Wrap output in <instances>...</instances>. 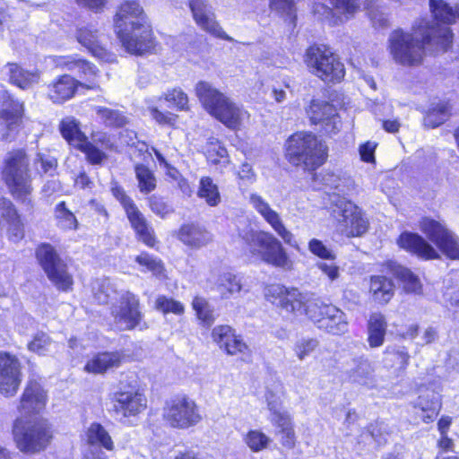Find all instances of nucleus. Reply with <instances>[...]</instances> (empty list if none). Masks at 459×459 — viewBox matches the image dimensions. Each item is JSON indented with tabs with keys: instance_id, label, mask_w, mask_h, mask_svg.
I'll return each mask as SVG.
<instances>
[{
	"instance_id": "f257e3e1",
	"label": "nucleus",
	"mask_w": 459,
	"mask_h": 459,
	"mask_svg": "<svg viewBox=\"0 0 459 459\" xmlns=\"http://www.w3.org/2000/svg\"><path fill=\"white\" fill-rule=\"evenodd\" d=\"M453 32L448 28H434L426 20H418L412 31L394 30L388 38V49L394 61L403 66L418 65L423 60L425 46L434 45L446 51L452 44Z\"/></svg>"
},
{
	"instance_id": "f03ea898",
	"label": "nucleus",
	"mask_w": 459,
	"mask_h": 459,
	"mask_svg": "<svg viewBox=\"0 0 459 459\" xmlns=\"http://www.w3.org/2000/svg\"><path fill=\"white\" fill-rule=\"evenodd\" d=\"M115 32L126 52L143 55L154 48L152 30L137 1L120 4L114 18Z\"/></svg>"
},
{
	"instance_id": "7ed1b4c3",
	"label": "nucleus",
	"mask_w": 459,
	"mask_h": 459,
	"mask_svg": "<svg viewBox=\"0 0 459 459\" xmlns=\"http://www.w3.org/2000/svg\"><path fill=\"white\" fill-rule=\"evenodd\" d=\"M50 59L56 67L66 69L90 82L89 84H83L68 74L59 76L48 85V94L54 103H62L70 100L80 88H94L95 78L99 70L93 64L77 57V56H54Z\"/></svg>"
},
{
	"instance_id": "20e7f679",
	"label": "nucleus",
	"mask_w": 459,
	"mask_h": 459,
	"mask_svg": "<svg viewBox=\"0 0 459 459\" xmlns=\"http://www.w3.org/2000/svg\"><path fill=\"white\" fill-rule=\"evenodd\" d=\"M94 299L99 304H108L116 326L122 331L134 329L142 321L140 302L134 293L123 290L118 292L109 279H104L94 288Z\"/></svg>"
},
{
	"instance_id": "39448f33",
	"label": "nucleus",
	"mask_w": 459,
	"mask_h": 459,
	"mask_svg": "<svg viewBox=\"0 0 459 459\" xmlns=\"http://www.w3.org/2000/svg\"><path fill=\"white\" fill-rule=\"evenodd\" d=\"M265 296L269 301L287 312L306 315L316 325L324 316L322 307L327 305L312 293H301L297 289H288L280 284L267 287Z\"/></svg>"
},
{
	"instance_id": "423d86ee",
	"label": "nucleus",
	"mask_w": 459,
	"mask_h": 459,
	"mask_svg": "<svg viewBox=\"0 0 459 459\" xmlns=\"http://www.w3.org/2000/svg\"><path fill=\"white\" fill-rule=\"evenodd\" d=\"M195 92L204 108L230 129H238L248 117L246 110L207 82H199Z\"/></svg>"
},
{
	"instance_id": "0eeeda50",
	"label": "nucleus",
	"mask_w": 459,
	"mask_h": 459,
	"mask_svg": "<svg viewBox=\"0 0 459 459\" xmlns=\"http://www.w3.org/2000/svg\"><path fill=\"white\" fill-rule=\"evenodd\" d=\"M239 236L253 256L275 267L284 270L291 268L292 262L281 242L271 232L249 229L239 232Z\"/></svg>"
},
{
	"instance_id": "6e6552de",
	"label": "nucleus",
	"mask_w": 459,
	"mask_h": 459,
	"mask_svg": "<svg viewBox=\"0 0 459 459\" xmlns=\"http://www.w3.org/2000/svg\"><path fill=\"white\" fill-rule=\"evenodd\" d=\"M286 155L293 165L315 170L325 161L327 147L315 134L299 132L287 140Z\"/></svg>"
},
{
	"instance_id": "1a4fd4ad",
	"label": "nucleus",
	"mask_w": 459,
	"mask_h": 459,
	"mask_svg": "<svg viewBox=\"0 0 459 459\" xmlns=\"http://www.w3.org/2000/svg\"><path fill=\"white\" fill-rule=\"evenodd\" d=\"M3 178L13 196L27 206H31V178L29 160L23 150L9 152L4 160Z\"/></svg>"
},
{
	"instance_id": "9d476101",
	"label": "nucleus",
	"mask_w": 459,
	"mask_h": 459,
	"mask_svg": "<svg viewBox=\"0 0 459 459\" xmlns=\"http://www.w3.org/2000/svg\"><path fill=\"white\" fill-rule=\"evenodd\" d=\"M13 435L19 450L30 454L44 450L52 437L47 420L28 417H20L14 420Z\"/></svg>"
},
{
	"instance_id": "9b49d317",
	"label": "nucleus",
	"mask_w": 459,
	"mask_h": 459,
	"mask_svg": "<svg viewBox=\"0 0 459 459\" xmlns=\"http://www.w3.org/2000/svg\"><path fill=\"white\" fill-rule=\"evenodd\" d=\"M111 402L115 414L123 418L135 416L147 406L145 396L137 390L134 374L121 377L117 389L111 394Z\"/></svg>"
},
{
	"instance_id": "f8f14e48",
	"label": "nucleus",
	"mask_w": 459,
	"mask_h": 459,
	"mask_svg": "<svg viewBox=\"0 0 459 459\" xmlns=\"http://www.w3.org/2000/svg\"><path fill=\"white\" fill-rule=\"evenodd\" d=\"M306 62L312 73L326 82H339L345 75L343 64L325 45L307 48Z\"/></svg>"
},
{
	"instance_id": "ddd939ff",
	"label": "nucleus",
	"mask_w": 459,
	"mask_h": 459,
	"mask_svg": "<svg viewBox=\"0 0 459 459\" xmlns=\"http://www.w3.org/2000/svg\"><path fill=\"white\" fill-rule=\"evenodd\" d=\"M331 215L337 221L339 230L347 237H359L368 229V221L361 210L351 201L333 195Z\"/></svg>"
},
{
	"instance_id": "4468645a",
	"label": "nucleus",
	"mask_w": 459,
	"mask_h": 459,
	"mask_svg": "<svg viewBox=\"0 0 459 459\" xmlns=\"http://www.w3.org/2000/svg\"><path fill=\"white\" fill-rule=\"evenodd\" d=\"M36 256L51 282L62 290L70 288L73 283L72 277L66 271L65 264L50 244L39 245L36 250Z\"/></svg>"
},
{
	"instance_id": "2eb2a0df",
	"label": "nucleus",
	"mask_w": 459,
	"mask_h": 459,
	"mask_svg": "<svg viewBox=\"0 0 459 459\" xmlns=\"http://www.w3.org/2000/svg\"><path fill=\"white\" fill-rule=\"evenodd\" d=\"M113 195L123 206L131 227L136 233L140 241L149 247H153L156 244V238L153 229L148 223L146 218L138 209L134 202L129 197L121 186L112 188Z\"/></svg>"
},
{
	"instance_id": "dca6fc26",
	"label": "nucleus",
	"mask_w": 459,
	"mask_h": 459,
	"mask_svg": "<svg viewBox=\"0 0 459 459\" xmlns=\"http://www.w3.org/2000/svg\"><path fill=\"white\" fill-rule=\"evenodd\" d=\"M62 136L73 147L85 153L87 160L91 164H100L107 155L89 141L88 137L81 130L80 122L74 117L63 118L59 124Z\"/></svg>"
},
{
	"instance_id": "f3484780",
	"label": "nucleus",
	"mask_w": 459,
	"mask_h": 459,
	"mask_svg": "<svg viewBox=\"0 0 459 459\" xmlns=\"http://www.w3.org/2000/svg\"><path fill=\"white\" fill-rule=\"evenodd\" d=\"M164 418L173 428L188 429L201 420V415L194 400L178 395L167 402Z\"/></svg>"
},
{
	"instance_id": "a211bd4d",
	"label": "nucleus",
	"mask_w": 459,
	"mask_h": 459,
	"mask_svg": "<svg viewBox=\"0 0 459 459\" xmlns=\"http://www.w3.org/2000/svg\"><path fill=\"white\" fill-rule=\"evenodd\" d=\"M420 230L448 258L459 259V238L444 224L425 217L420 221Z\"/></svg>"
},
{
	"instance_id": "6ab92c4d",
	"label": "nucleus",
	"mask_w": 459,
	"mask_h": 459,
	"mask_svg": "<svg viewBox=\"0 0 459 459\" xmlns=\"http://www.w3.org/2000/svg\"><path fill=\"white\" fill-rule=\"evenodd\" d=\"M0 138L11 142L14 139L23 114V103L8 91L0 94Z\"/></svg>"
},
{
	"instance_id": "aec40b11",
	"label": "nucleus",
	"mask_w": 459,
	"mask_h": 459,
	"mask_svg": "<svg viewBox=\"0 0 459 459\" xmlns=\"http://www.w3.org/2000/svg\"><path fill=\"white\" fill-rule=\"evenodd\" d=\"M249 203L285 244L299 250V243L294 235L285 227L280 214L271 207L265 199L260 195L253 193L249 196Z\"/></svg>"
},
{
	"instance_id": "412c9836",
	"label": "nucleus",
	"mask_w": 459,
	"mask_h": 459,
	"mask_svg": "<svg viewBox=\"0 0 459 459\" xmlns=\"http://www.w3.org/2000/svg\"><path fill=\"white\" fill-rule=\"evenodd\" d=\"M309 118L314 125H320L327 134H336L341 127V119L333 105L327 101L313 100L307 110Z\"/></svg>"
},
{
	"instance_id": "4be33fe9",
	"label": "nucleus",
	"mask_w": 459,
	"mask_h": 459,
	"mask_svg": "<svg viewBox=\"0 0 459 459\" xmlns=\"http://www.w3.org/2000/svg\"><path fill=\"white\" fill-rule=\"evenodd\" d=\"M212 337L221 349L230 355H241L243 360H249L251 351L230 325H217L212 329Z\"/></svg>"
},
{
	"instance_id": "5701e85b",
	"label": "nucleus",
	"mask_w": 459,
	"mask_h": 459,
	"mask_svg": "<svg viewBox=\"0 0 459 459\" xmlns=\"http://www.w3.org/2000/svg\"><path fill=\"white\" fill-rule=\"evenodd\" d=\"M20 375L19 360L9 353L0 352V394L14 395L21 383Z\"/></svg>"
},
{
	"instance_id": "b1692460",
	"label": "nucleus",
	"mask_w": 459,
	"mask_h": 459,
	"mask_svg": "<svg viewBox=\"0 0 459 459\" xmlns=\"http://www.w3.org/2000/svg\"><path fill=\"white\" fill-rule=\"evenodd\" d=\"M189 7L193 13L194 19L204 30L209 32L212 36L228 41H232V38L228 36L215 21L214 13L212 6L207 0H191Z\"/></svg>"
},
{
	"instance_id": "393cba45",
	"label": "nucleus",
	"mask_w": 459,
	"mask_h": 459,
	"mask_svg": "<svg viewBox=\"0 0 459 459\" xmlns=\"http://www.w3.org/2000/svg\"><path fill=\"white\" fill-rule=\"evenodd\" d=\"M104 35L94 25L87 24L76 30L77 41L93 56L104 62H112L114 56L103 46Z\"/></svg>"
},
{
	"instance_id": "a878e982",
	"label": "nucleus",
	"mask_w": 459,
	"mask_h": 459,
	"mask_svg": "<svg viewBox=\"0 0 459 459\" xmlns=\"http://www.w3.org/2000/svg\"><path fill=\"white\" fill-rule=\"evenodd\" d=\"M47 394L36 381H30L22 394L19 411L22 414L39 413L46 406Z\"/></svg>"
},
{
	"instance_id": "bb28decb",
	"label": "nucleus",
	"mask_w": 459,
	"mask_h": 459,
	"mask_svg": "<svg viewBox=\"0 0 459 459\" xmlns=\"http://www.w3.org/2000/svg\"><path fill=\"white\" fill-rule=\"evenodd\" d=\"M413 407L421 411L422 420L425 423L433 422L442 408L441 395L434 390L420 388Z\"/></svg>"
},
{
	"instance_id": "cd10ccee",
	"label": "nucleus",
	"mask_w": 459,
	"mask_h": 459,
	"mask_svg": "<svg viewBox=\"0 0 459 459\" xmlns=\"http://www.w3.org/2000/svg\"><path fill=\"white\" fill-rule=\"evenodd\" d=\"M400 247L424 259H436L439 257L437 250L421 236L416 233L403 232L398 240Z\"/></svg>"
},
{
	"instance_id": "c85d7f7f",
	"label": "nucleus",
	"mask_w": 459,
	"mask_h": 459,
	"mask_svg": "<svg viewBox=\"0 0 459 459\" xmlns=\"http://www.w3.org/2000/svg\"><path fill=\"white\" fill-rule=\"evenodd\" d=\"M429 10L436 22L434 23L427 18L420 20L428 21L430 27L437 29L445 27L451 30L449 25L455 23L459 18V4L453 8L445 0H429Z\"/></svg>"
},
{
	"instance_id": "c756f323",
	"label": "nucleus",
	"mask_w": 459,
	"mask_h": 459,
	"mask_svg": "<svg viewBox=\"0 0 459 459\" xmlns=\"http://www.w3.org/2000/svg\"><path fill=\"white\" fill-rule=\"evenodd\" d=\"M323 314L317 327L332 334H342L348 331L346 315L337 307L327 304L323 307Z\"/></svg>"
},
{
	"instance_id": "7c9ffc66",
	"label": "nucleus",
	"mask_w": 459,
	"mask_h": 459,
	"mask_svg": "<svg viewBox=\"0 0 459 459\" xmlns=\"http://www.w3.org/2000/svg\"><path fill=\"white\" fill-rule=\"evenodd\" d=\"M123 353L118 351H103L94 354L84 365V370L91 374H104L118 368L123 360Z\"/></svg>"
},
{
	"instance_id": "2f4dec72",
	"label": "nucleus",
	"mask_w": 459,
	"mask_h": 459,
	"mask_svg": "<svg viewBox=\"0 0 459 459\" xmlns=\"http://www.w3.org/2000/svg\"><path fill=\"white\" fill-rule=\"evenodd\" d=\"M178 239L192 248H201L212 240L211 233L199 224L187 223L180 227Z\"/></svg>"
},
{
	"instance_id": "473e14b6",
	"label": "nucleus",
	"mask_w": 459,
	"mask_h": 459,
	"mask_svg": "<svg viewBox=\"0 0 459 459\" xmlns=\"http://www.w3.org/2000/svg\"><path fill=\"white\" fill-rule=\"evenodd\" d=\"M5 70L10 82L22 90L30 88L39 81V73L37 70H25L15 63H8Z\"/></svg>"
},
{
	"instance_id": "72a5a7b5",
	"label": "nucleus",
	"mask_w": 459,
	"mask_h": 459,
	"mask_svg": "<svg viewBox=\"0 0 459 459\" xmlns=\"http://www.w3.org/2000/svg\"><path fill=\"white\" fill-rule=\"evenodd\" d=\"M371 372L368 360L362 357H353L350 362L343 367L342 373L350 382L366 384Z\"/></svg>"
},
{
	"instance_id": "f704fd0d",
	"label": "nucleus",
	"mask_w": 459,
	"mask_h": 459,
	"mask_svg": "<svg viewBox=\"0 0 459 459\" xmlns=\"http://www.w3.org/2000/svg\"><path fill=\"white\" fill-rule=\"evenodd\" d=\"M387 323L385 316L380 313H374L369 316L368 322V342L371 348H377L383 345Z\"/></svg>"
},
{
	"instance_id": "c9c22d12",
	"label": "nucleus",
	"mask_w": 459,
	"mask_h": 459,
	"mask_svg": "<svg viewBox=\"0 0 459 459\" xmlns=\"http://www.w3.org/2000/svg\"><path fill=\"white\" fill-rule=\"evenodd\" d=\"M215 289L222 299H230L241 291L242 277L231 272L222 273L217 279Z\"/></svg>"
},
{
	"instance_id": "e433bc0d",
	"label": "nucleus",
	"mask_w": 459,
	"mask_h": 459,
	"mask_svg": "<svg viewBox=\"0 0 459 459\" xmlns=\"http://www.w3.org/2000/svg\"><path fill=\"white\" fill-rule=\"evenodd\" d=\"M410 356L405 347L388 346L384 353V364L386 368H394V371H403L406 368Z\"/></svg>"
},
{
	"instance_id": "4c0bfd02",
	"label": "nucleus",
	"mask_w": 459,
	"mask_h": 459,
	"mask_svg": "<svg viewBox=\"0 0 459 459\" xmlns=\"http://www.w3.org/2000/svg\"><path fill=\"white\" fill-rule=\"evenodd\" d=\"M370 291L376 301L381 304H386L394 295L393 281L382 275L371 277Z\"/></svg>"
},
{
	"instance_id": "58836bf2",
	"label": "nucleus",
	"mask_w": 459,
	"mask_h": 459,
	"mask_svg": "<svg viewBox=\"0 0 459 459\" xmlns=\"http://www.w3.org/2000/svg\"><path fill=\"white\" fill-rule=\"evenodd\" d=\"M197 196L205 201L207 205L216 207L221 201L218 186L210 177H203L199 181Z\"/></svg>"
},
{
	"instance_id": "ea45409f",
	"label": "nucleus",
	"mask_w": 459,
	"mask_h": 459,
	"mask_svg": "<svg viewBox=\"0 0 459 459\" xmlns=\"http://www.w3.org/2000/svg\"><path fill=\"white\" fill-rule=\"evenodd\" d=\"M87 442L90 445L99 446L107 450H112L113 441L105 428L97 422L91 423L86 431Z\"/></svg>"
},
{
	"instance_id": "a19ab883",
	"label": "nucleus",
	"mask_w": 459,
	"mask_h": 459,
	"mask_svg": "<svg viewBox=\"0 0 459 459\" xmlns=\"http://www.w3.org/2000/svg\"><path fill=\"white\" fill-rule=\"evenodd\" d=\"M135 262L143 267V272H150L154 277L160 280L166 278L164 264L159 257L143 252L135 257Z\"/></svg>"
},
{
	"instance_id": "79ce46f5",
	"label": "nucleus",
	"mask_w": 459,
	"mask_h": 459,
	"mask_svg": "<svg viewBox=\"0 0 459 459\" xmlns=\"http://www.w3.org/2000/svg\"><path fill=\"white\" fill-rule=\"evenodd\" d=\"M135 178L142 194L147 195L156 188V178L154 173L143 164L134 166Z\"/></svg>"
},
{
	"instance_id": "37998d69",
	"label": "nucleus",
	"mask_w": 459,
	"mask_h": 459,
	"mask_svg": "<svg viewBox=\"0 0 459 459\" xmlns=\"http://www.w3.org/2000/svg\"><path fill=\"white\" fill-rule=\"evenodd\" d=\"M450 106L447 102H440L433 106L424 117V125L428 127H437L446 121L450 116Z\"/></svg>"
},
{
	"instance_id": "c03bdc74",
	"label": "nucleus",
	"mask_w": 459,
	"mask_h": 459,
	"mask_svg": "<svg viewBox=\"0 0 459 459\" xmlns=\"http://www.w3.org/2000/svg\"><path fill=\"white\" fill-rule=\"evenodd\" d=\"M270 420L285 435L288 446H291L294 443V431L291 418L288 411L285 410L278 411L270 415Z\"/></svg>"
},
{
	"instance_id": "a18cd8bd",
	"label": "nucleus",
	"mask_w": 459,
	"mask_h": 459,
	"mask_svg": "<svg viewBox=\"0 0 459 459\" xmlns=\"http://www.w3.org/2000/svg\"><path fill=\"white\" fill-rule=\"evenodd\" d=\"M396 275L403 284V289L407 293L420 294L422 286L420 279L411 270L405 267H398Z\"/></svg>"
},
{
	"instance_id": "49530a36",
	"label": "nucleus",
	"mask_w": 459,
	"mask_h": 459,
	"mask_svg": "<svg viewBox=\"0 0 459 459\" xmlns=\"http://www.w3.org/2000/svg\"><path fill=\"white\" fill-rule=\"evenodd\" d=\"M98 117L107 126L121 127L126 124V117L119 111L104 107H95Z\"/></svg>"
},
{
	"instance_id": "de8ad7c7",
	"label": "nucleus",
	"mask_w": 459,
	"mask_h": 459,
	"mask_svg": "<svg viewBox=\"0 0 459 459\" xmlns=\"http://www.w3.org/2000/svg\"><path fill=\"white\" fill-rule=\"evenodd\" d=\"M55 212L59 228L63 230H75L77 228V220L74 214L66 208L64 201L56 204Z\"/></svg>"
},
{
	"instance_id": "09e8293b",
	"label": "nucleus",
	"mask_w": 459,
	"mask_h": 459,
	"mask_svg": "<svg viewBox=\"0 0 459 459\" xmlns=\"http://www.w3.org/2000/svg\"><path fill=\"white\" fill-rule=\"evenodd\" d=\"M244 441L251 451L257 453L268 446L271 438L261 430L252 429L247 433Z\"/></svg>"
},
{
	"instance_id": "8fccbe9b",
	"label": "nucleus",
	"mask_w": 459,
	"mask_h": 459,
	"mask_svg": "<svg viewBox=\"0 0 459 459\" xmlns=\"http://www.w3.org/2000/svg\"><path fill=\"white\" fill-rule=\"evenodd\" d=\"M197 317L204 324L210 325L214 321L213 310L209 302L202 297H195L192 302Z\"/></svg>"
},
{
	"instance_id": "3c124183",
	"label": "nucleus",
	"mask_w": 459,
	"mask_h": 459,
	"mask_svg": "<svg viewBox=\"0 0 459 459\" xmlns=\"http://www.w3.org/2000/svg\"><path fill=\"white\" fill-rule=\"evenodd\" d=\"M313 179L315 182H319V185L328 187L329 189H335L340 192L344 191L343 181L341 177L331 171H324L320 174H314Z\"/></svg>"
},
{
	"instance_id": "603ef678",
	"label": "nucleus",
	"mask_w": 459,
	"mask_h": 459,
	"mask_svg": "<svg viewBox=\"0 0 459 459\" xmlns=\"http://www.w3.org/2000/svg\"><path fill=\"white\" fill-rule=\"evenodd\" d=\"M295 4V0H271L270 7L273 11L286 16L290 22L294 23L297 18Z\"/></svg>"
},
{
	"instance_id": "864d4df0",
	"label": "nucleus",
	"mask_w": 459,
	"mask_h": 459,
	"mask_svg": "<svg viewBox=\"0 0 459 459\" xmlns=\"http://www.w3.org/2000/svg\"><path fill=\"white\" fill-rule=\"evenodd\" d=\"M52 346V341L45 333H38L28 343V350L39 355L47 354Z\"/></svg>"
},
{
	"instance_id": "5fc2aeb1",
	"label": "nucleus",
	"mask_w": 459,
	"mask_h": 459,
	"mask_svg": "<svg viewBox=\"0 0 459 459\" xmlns=\"http://www.w3.org/2000/svg\"><path fill=\"white\" fill-rule=\"evenodd\" d=\"M318 341L316 338H301L294 345V351L299 359L304 360L310 356L318 347Z\"/></svg>"
},
{
	"instance_id": "6e6d98bb",
	"label": "nucleus",
	"mask_w": 459,
	"mask_h": 459,
	"mask_svg": "<svg viewBox=\"0 0 459 459\" xmlns=\"http://www.w3.org/2000/svg\"><path fill=\"white\" fill-rule=\"evenodd\" d=\"M155 307L164 314L173 313L175 315H181L184 313L182 303L166 296H159L156 299Z\"/></svg>"
},
{
	"instance_id": "4d7b16f0",
	"label": "nucleus",
	"mask_w": 459,
	"mask_h": 459,
	"mask_svg": "<svg viewBox=\"0 0 459 459\" xmlns=\"http://www.w3.org/2000/svg\"><path fill=\"white\" fill-rule=\"evenodd\" d=\"M308 250L311 254L323 260L333 261L336 258L335 253L318 238H311L308 241Z\"/></svg>"
},
{
	"instance_id": "13d9d810",
	"label": "nucleus",
	"mask_w": 459,
	"mask_h": 459,
	"mask_svg": "<svg viewBox=\"0 0 459 459\" xmlns=\"http://www.w3.org/2000/svg\"><path fill=\"white\" fill-rule=\"evenodd\" d=\"M165 100L177 108L178 110H186L188 108V97L180 88L168 91L165 93Z\"/></svg>"
},
{
	"instance_id": "bf43d9fd",
	"label": "nucleus",
	"mask_w": 459,
	"mask_h": 459,
	"mask_svg": "<svg viewBox=\"0 0 459 459\" xmlns=\"http://www.w3.org/2000/svg\"><path fill=\"white\" fill-rule=\"evenodd\" d=\"M34 166L39 174L53 176L56 169V160L48 155L38 153L34 160Z\"/></svg>"
},
{
	"instance_id": "052dcab7",
	"label": "nucleus",
	"mask_w": 459,
	"mask_h": 459,
	"mask_svg": "<svg viewBox=\"0 0 459 459\" xmlns=\"http://www.w3.org/2000/svg\"><path fill=\"white\" fill-rule=\"evenodd\" d=\"M446 307L450 311L454 321L459 323V289L454 290L447 288L444 293Z\"/></svg>"
},
{
	"instance_id": "680f3d73",
	"label": "nucleus",
	"mask_w": 459,
	"mask_h": 459,
	"mask_svg": "<svg viewBox=\"0 0 459 459\" xmlns=\"http://www.w3.org/2000/svg\"><path fill=\"white\" fill-rule=\"evenodd\" d=\"M149 206L153 213L164 219L173 212V209L161 197L152 195L149 198Z\"/></svg>"
},
{
	"instance_id": "e2e57ef3",
	"label": "nucleus",
	"mask_w": 459,
	"mask_h": 459,
	"mask_svg": "<svg viewBox=\"0 0 459 459\" xmlns=\"http://www.w3.org/2000/svg\"><path fill=\"white\" fill-rule=\"evenodd\" d=\"M207 160L212 164H221L225 167L229 163L227 150L218 144L211 145L207 150Z\"/></svg>"
},
{
	"instance_id": "0e129e2a",
	"label": "nucleus",
	"mask_w": 459,
	"mask_h": 459,
	"mask_svg": "<svg viewBox=\"0 0 459 459\" xmlns=\"http://www.w3.org/2000/svg\"><path fill=\"white\" fill-rule=\"evenodd\" d=\"M78 6L89 10L92 13H101L108 0H74Z\"/></svg>"
},
{
	"instance_id": "69168bd1",
	"label": "nucleus",
	"mask_w": 459,
	"mask_h": 459,
	"mask_svg": "<svg viewBox=\"0 0 459 459\" xmlns=\"http://www.w3.org/2000/svg\"><path fill=\"white\" fill-rule=\"evenodd\" d=\"M316 267L325 274L331 281L337 280L340 276V268L333 263L318 262L316 263Z\"/></svg>"
},
{
	"instance_id": "338daca9",
	"label": "nucleus",
	"mask_w": 459,
	"mask_h": 459,
	"mask_svg": "<svg viewBox=\"0 0 459 459\" xmlns=\"http://www.w3.org/2000/svg\"><path fill=\"white\" fill-rule=\"evenodd\" d=\"M152 117L161 125L172 126L177 121V116L169 112H161L158 108L152 109Z\"/></svg>"
},
{
	"instance_id": "774afa93",
	"label": "nucleus",
	"mask_w": 459,
	"mask_h": 459,
	"mask_svg": "<svg viewBox=\"0 0 459 459\" xmlns=\"http://www.w3.org/2000/svg\"><path fill=\"white\" fill-rule=\"evenodd\" d=\"M376 146L377 145L371 142H367L360 145L359 155L363 161H365V162H374L375 161Z\"/></svg>"
}]
</instances>
